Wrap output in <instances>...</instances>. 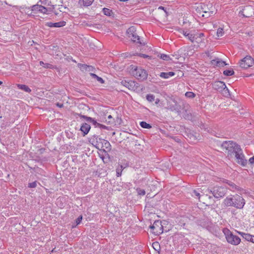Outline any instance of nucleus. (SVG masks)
Listing matches in <instances>:
<instances>
[{
  "mask_svg": "<svg viewBox=\"0 0 254 254\" xmlns=\"http://www.w3.org/2000/svg\"><path fill=\"white\" fill-rule=\"evenodd\" d=\"M195 34H197V40H199L198 39H201L202 37L204 36V34L203 33H195Z\"/></svg>",
  "mask_w": 254,
  "mask_h": 254,
  "instance_id": "obj_49",
  "label": "nucleus"
},
{
  "mask_svg": "<svg viewBox=\"0 0 254 254\" xmlns=\"http://www.w3.org/2000/svg\"><path fill=\"white\" fill-rule=\"evenodd\" d=\"M103 147H104L107 150H110L111 149V145L108 141L104 139V140L103 141L102 144H101L100 148Z\"/></svg>",
  "mask_w": 254,
  "mask_h": 254,
  "instance_id": "obj_27",
  "label": "nucleus"
},
{
  "mask_svg": "<svg viewBox=\"0 0 254 254\" xmlns=\"http://www.w3.org/2000/svg\"><path fill=\"white\" fill-rule=\"evenodd\" d=\"M17 87L18 89L24 91L27 93H30L31 89L27 86L25 84H17Z\"/></svg>",
  "mask_w": 254,
  "mask_h": 254,
  "instance_id": "obj_24",
  "label": "nucleus"
},
{
  "mask_svg": "<svg viewBox=\"0 0 254 254\" xmlns=\"http://www.w3.org/2000/svg\"><path fill=\"white\" fill-rule=\"evenodd\" d=\"M126 33L127 36L129 38L131 41L135 43L138 47L141 48L146 45V42L141 39L136 33V30L135 26H132L129 27Z\"/></svg>",
  "mask_w": 254,
  "mask_h": 254,
  "instance_id": "obj_2",
  "label": "nucleus"
},
{
  "mask_svg": "<svg viewBox=\"0 0 254 254\" xmlns=\"http://www.w3.org/2000/svg\"><path fill=\"white\" fill-rule=\"evenodd\" d=\"M154 101H155V103L156 104H158V103H159V102H160V100H159V99H158V98H157V99H155V100H154Z\"/></svg>",
  "mask_w": 254,
  "mask_h": 254,
  "instance_id": "obj_63",
  "label": "nucleus"
},
{
  "mask_svg": "<svg viewBox=\"0 0 254 254\" xmlns=\"http://www.w3.org/2000/svg\"><path fill=\"white\" fill-rule=\"evenodd\" d=\"M182 34L186 37H188L189 35L190 34V33H189L187 32V31H185L184 30L182 32Z\"/></svg>",
  "mask_w": 254,
  "mask_h": 254,
  "instance_id": "obj_59",
  "label": "nucleus"
},
{
  "mask_svg": "<svg viewBox=\"0 0 254 254\" xmlns=\"http://www.w3.org/2000/svg\"><path fill=\"white\" fill-rule=\"evenodd\" d=\"M223 233L225 235L227 241L229 244L237 246L241 242V239L237 236L233 234L228 229L224 228L223 230Z\"/></svg>",
  "mask_w": 254,
  "mask_h": 254,
  "instance_id": "obj_5",
  "label": "nucleus"
},
{
  "mask_svg": "<svg viewBox=\"0 0 254 254\" xmlns=\"http://www.w3.org/2000/svg\"><path fill=\"white\" fill-rule=\"evenodd\" d=\"M249 163L251 164H254V156L249 159Z\"/></svg>",
  "mask_w": 254,
  "mask_h": 254,
  "instance_id": "obj_54",
  "label": "nucleus"
},
{
  "mask_svg": "<svg viewBox=\"0 0 254 254\" xmlns=\"http://www.w3.org/2000/svg\"><path fill=\"white\" fill-rule=\"evenodd\" d=\"M131 70L132 75L139 81H143L147 79L148 73L141 67L132 65Z\"/></svg>",
  "mask_w": 254,
  "mask_h": 254,
  "instance_id": "obj_4",
  "label": "nucleus"
},
{
  "mask_svg": "<svg viewBox=\"0 0 254 254\" xmlns=\"http://www.w3.org/2000/svg\"><path fill=\"white\" fill-rule=\"evenodd\" d=\"M99 126H98V127L99 128H101V129H107L108 127H106V126L105 125H102L101 124L99 123Z\"/></svg>",
  "mask_w": 254,
  "mask_h": 254,
  "instance_id": "obj_53",
  "label": "nucleus"
},
{
  "mask_svg": "<svg viewBox=\"0 0 254 254\" xmlns=\"http://www.w3.org/2000/svg\"><path fill=\"white\" fill-rule=\"evenodd\" d=\"M88 65L87 64H80L79 65V67L80 68V69L82 70H86V67H85V66H87Z\"/></svg>",
  "mask_w": 254,
  "mask_h": 254,
  "instance_id": "obj_51",
  "label": "nucleus"
},
{
  "mask_svg": "<svg viewBox=\"0 0 254 254\" xmlns=\"http://www.w3.org/2000/svg\"><path fill=\"white\" fill-rule=\"evenodd\" d=\"M221 60H220L219 59H216L215 60H212L211 61V64L213 66H216L219 67H222V64H221Z\"/></svg>",
  "mask_w": 254,
  "mask_h": 254,
  "instance_id": "obj_29",
  "label": "nucleus"
},
{
  "mask_svg": "<svg viewBox=\"0 0 254 254\" xmlns=\"http://www.w3.org/2000/svg\"><path fill=\"white\" fill-rule=\"evenodd\" d=\"M224 182L228 184L230 187H231L233 190H242V189L240 187L237 186L236 184H235L234 183L230 181L225 180L224 181Z\"/></svg>",
  "mask_w": 254,
  "mask_h": 254,
  "instance_id": "obj_22",
  "label": "nucleus"
},
{
  "mask_svg": "<svg viewBox=\"0 0 254 254\" xmlns=\"http://www.w3.org/2000/svg\"><path fill=\"white\" fill-rule=\"evenodd\" d=\"M150 228L156 235H159L163 232V226L160 220H155L153 225L150 226Z\"/></svg>",
  "mask_w": 254,
  "mask_h": 254,
  "instance_id": "obj_8",
  "label": "nucleus"
},
{
  "mask_svg": "<svg viewBox=\"0 0 254 254\" xmlns=\"http://www.w3.org/2000/svg\"><path fill=\"white\" fill-rule=\"evenodd\" d=\"M237 162L242 166H246L247 164V160L245 158V155L243 150L241 149L240 151H238L234 155Z\"/></svg>",
  "mask_w": 254,
  "mask_h": 254,
  "instance_id": "obj_11",
  "label": "nucleus"
},
{
  "mask_svg": "<svg viewBox=\"0 0 254 254\" xmlns=\"http://www.w3.org/2000/svg\"><path fill=\"white\" fill-rule=\"evenodd\" d=\"M90 123H92L93 125L95 126V127H98V126H99V123H98L97 121L93 118L92 122Z\"/></svg>",
  "mask_w": 254,
  "mask_h": 254,
  "instance_id": "obj_48",
  "label": "nucleus"
},
{
  "mask_svg": "<svg viewBox=\"0 0 254 254\" xmlns=\"http://www.w3.org/2000/svg\"><path fill=\"white\" fill-rule=\"evenodd\" d=\"M197 36V34H195V33H190L188 37V38L189 39V40H190L192 43H193L195 41L197 43H200L202 41V40H197V37L196 36Z\"/></svg>",
  "mask_w": 254,
  "mask_h": 254,
  "instance_id": "obj_23",
  "label": "nucleus"
},
{
  "mask_svg": "<svg viewBox=\"0 0 254 254\" xmlns=\"http://www.w3.org/2000/svg\"><path fill=\"white\" fill-rule=\"evenodd\" d=\"M238 233L243 237V239H245L247 241L251 242L253 235L249 233H246L242 232H239Z\"/></svg>",
  "mask_w": 254,
  "mask_h": 254,
  "instance_id": "obj_26",
  "label": "nucleus"
},
{
  "mask_svg": "<svg viewBox=\"0 0 254 254\" xmlns=\"http://www.w3.org/2000/svg\"><path fill=\"white\" fill-rule=\"evenodd\" d=\"M66 24V22L64 21H60V22H55V23H53V22H47L46 23V26H48L49 27H57V28H60V27H62L64 26H65Z\"/></svg>",
  "mask_w": 254,
  "mask_h": 254,
  "instance_id": "obj_17",
  "label": "nucleus"
},
{
  "mask_svg": "<svg viewBox=\"0 0 254 254\" xmlns=\"http://www.w3.org/2000/svg\"><path fill=\"white\" fill-rule=\"evenodd\" d=\"M59 49V47L57 46H52V50L53 51H55V54L57 53L56 51Z\"/></svg>",
  "mask_w": 254,
  "mask_h": 254,
  "instance_id": "obj_56",
  "label": "nucleus"
},
{
  "mask_svg": "<svg viewBox=\"0 0 254 254\" xmlns=\"http://www.w3.org/2000/svg\"><path fill=\"white\" fill-rule=\"evenodd\" d=\"M227 192L226 187L216 186L212 187V196L216 198L223 197Z\"/></svg>",
  "mask_w": 254,
  "mask_h": 254,
  "instance_id": "obj_6",
  "label": "nucleus"
},
{
  "mask_svg": "<svg viewBox=\"0 0 254 254\" xmlns=\"http://www.w3.org/2000/svg\"><path fill=\"white\" fill-rule=\"evenodd\" d=\"M54 8H55V6L54 5H52V7L47 8L48 14H49L50 12H54Z\"/></svg>",
  "mask_w": 254,
  "mask_h": 254,
  "instance_id": "obj_52",
  "label": "nucleus"
},
{
  "mask_svg": "<svg viewBox=\"0 0 254 254\" xmlns=\"http://www.w3.org/2000/svg\"><path fill=\"white\" fill-rule=\"evenodd\" d=\"M242 15L245 17H250L253 15L254 13V8L252 6L248 5L244 7L242 11H241Z\"/></svg>",
  "mask_w": 254,
  "mask_h": 254,
  "instance_id": "obj_15",
  "label": "nucleus"
},
{
  "mask_svg": "<svg viewBox=\"0 0 254 254\" xmlns=\"http://www.w3.org/2000/svg\"><path fill=\"white\" fill-rule=\"evenodd\" d=\"M185 96L189 98H193L195 97V94L192 92L188 91L185 93Z\"/></svg>",
  "mask_w": 254,
  "mask_h": 254,
  "instance_id": "obj_41",
  "label": "nucleus"
},
{
  "mask_svg": "<svg viewBox=\"0 0 254 254\" xmlns=\"http://www.w3.org/2000/svg\"><path fill=\"white\" fill-rule=\"evenodd\" d=\"M136 192L138 195H144L145 194V191L144 190L141 189L139 188H137L136 189Z\"/></svg>",
  "mask_w": 254,
  "mask_h": 254,
  "instance_id": "obj_40",
  "label": "nucleus"
},
{
  "mask_svg": "<svg viewBox=\"0 0 254 254\" xmlns=\"http://www.w3.org/2000/svg\"><path fill=\"white\" fill-rule=\"evenodd\" d=\"M146 98L148 102H152L155 100V96L151 94H147Z\"/></svg>",
  "mask_w": 254,
  "mask_h": 254,
  "instance_id": "obj_39",
  "label": "nucleus"
},
{
  "mask_svg": "<svg viewBox=\"0 0 254 254\" xmlns=\"http://www.w3.org/2000/svg\"><path fill=\"white\" fill-rule=\"evenodd\" d=\"M108 119L109 121H108V123H111L112 122V120H113V118L111 115H109L108 117Z\"/></svg>",
  "mask_w": 254,
  "mask_h": 254,
  "instance_id": "obj_55",
  "label": "nucleus"
},
{
  "mask_svg": "<svg viewBox=\"0 0 254 254\" xmlns=\"http://www.w3.org/2000/svg\"><path fill=\"white\" fill-rule=\"evenodd\" d=\"M188 137H189L190 139L193 138L194 140L196 139V136L191 134L188 135Z\"/></svg>",
  "mask_w": 254,
  "mask_h": 254,
  "instance_id": "obj_57",
  "label": "nucleus"
},
{
  "mask_svg": "<svg viewBox=\"0 0 254 254\" xmlns=\"http://www.w3.org/2000/svg\"><path fill=\"white\" fill-rule=\"evenodd\" d=\"M91 128L89 125L86 123H83L80 128V130L82 132L83 136H85L87 134Z\"/></svg>",
  "mask_w": 254,
  "mask_h": 254,
  "instance_id": "obj_18",
  "label": "nucleus"
},
{
  "mask_svg": "<svg viewBox=\"0 0 254 254\" xmlns=\"http://www.w3.org/2000/svg\"><path fill=\"white\" fill-rule=\"evenodd\" d=\"M209 8H208L207 5L203 3H201L200 4V6L197 7L196 10L197 12H199V13H200L201 12L203 13L204 12L207 11V10Z\"/></svg>",
  "mask_w": 254,
  "mask_h": 254,
  "instance_id": "obj_21",
  "label": "nucleus"
},
{
  "mask_svg": "<svg viewBox=\"0 0 254 254\" xmlns=\"http://www.w3.org/2000/svg\"><path fill=\"white\" fill-rule=\"evenodd\" d=\"M142 0H130V3L133 5L138 3L140 1Z\"/></svg>",
  "mask_w": 254,
  "mask_h": 254,
  "instance_id": "obj_50",
  "label": "nucleus"
},
{
  "mask_svg": "<svg viewBox=\"0 0 254 254\" xmlns=\"http://www.w3.org/2000/svg\"><path fill=\"white\" fill-rule=\"evenodd\" d=\"M157 57L164 61H168L172 60L169 55L164 54H158Z\"/></svg>",
  "mask_w": 254,
  "mask_h": 254,
  "instance_id": "obj_33",
  "label": "nucleus"
},
{
  "mask_svg": "<svg viewBox=\"0 0 254 254\" xmlns=\"http://www.w3.org/2000/svg\"><path fill=\"white\" fill-rule=\"evenodd\" d=\"M246 203L244 198L238 194L230 195L223 201V204L227 207H234L237 209H242Z\"/></svg>",
  "mask_w": 254,
  "mask_h": 254,
  "instance_id": "obj_1",
  "label": "nucleus"
},
{
  "mask_svg": "<svg viewBox=\"0 0 254 254\" xmlns=\"http://www.w3.org/2000/svg\"><path fill=\"white\" fill-rule=\"evenodd\" d=\"M82 219V215H80L79 216H78V218H76L75 220L76 224V225L79 224L81 223Z\"/></svg>",
  "mask_w": 254,
  "mask_h": 254,
  "instance_id": "obj_47",
  "label": "nucleus"
},
{
  "mask_svg": "<svg viewBox=\"0 0 254 254\" xmlns=\"http://www.w3.org/2000/svg\"><path fill=\"white\" fill-rule=\"evenodd\" d=\"M123 169H124L125 168H126L128 166V163H125L124 164H123Z\"/></svg>",
  "mask_w": 254,
  "mask_h": 254,
  "instance_id": "obj_62",
  "label": "nucleus"
},
{
  "mask_svg": "<svg viewBox=\"0 0 254 254\" xmlns=\"http://www.w3.org/2000/svg\"><path fill=\"white\" fill-rule=\"evenodd\" d=\"M204 190H202L201 188L197 189V190H193L191 193V196L193 197H196L198 198H200V192H202Z\"/></svg>",
  "mask_w": 254,
  "mask_h": 254,
  "instance_id": "obj_25",
  "label": "nucleus"
},
{
  "mask_svg": "<svg viewBox=\"0 0 254 254\" xmlns=\"http://www.w3.org/2000/svg\"><path fill=\"white\" fill-rule=\"evenodd\" d=\"M37 187V181L30 183L28 185V187L30 188H35Z\"/></svg>",
  "mask_w": 254,
  "mask_h": 254,
  "instance_id": "obj_44",
  "label": "nucleus"
},
{
  "mask_svg": "<svg viewBox=\"0 0 254 254\" xmlns=\"http://www.w3.org/2000/svg\"><path fill=\"white\" fill-rule=\"evenodd\" d=\"M167 109L172 111L180 112L181 106L175 99H171L170 101L167 102Z\"/></svg>",
  "mask_w": 254,
  "mask_h": 254,
  "instance_id": "obj_12",
  "label": "nucleus"
},
{
  "mask_svg": "<svg viewBox=\"0 0 254 254\" xmlns=\"http://www.w3.org/2000/svg\"><path fill=\"white\" fill-rule=\"evenodd\" d=\"M204 14L202 15V17L205 18H208L213 14V11H211L209 9L207 10V11L203 12Z\"/></svg>",
  "mask_w": 254,
  "mask_h": 254,
  "instance_id": "obj_37",
  "label": "nucleus"
},
{
  "mask_svg": "<svg viewBox=\"0 0 254 254\" xmlns=\"http://www.w3.org/2000/svg\"><path fill=\"white\" fill-rule=\"evenodd\" d=\"M212 88L219 92H222L226 88V85L223 81H216L212 84Z\"/></svg>",
  "mask_w": 254,
  "mask_h": 254,
  "instance_id": "obj_16",
  "label": "nucleus"
},
{
  "mask_svg": "<svg viewBox=\"0 0 254 254\" xmlns=\"http://www.w3.org/2000/svg\"><path fill=\"white\" fill-rule=\"evenodd\" d=\"M104 140V139L99 137V135L95 134L89 138V141L98 149L101 147Z\"/></svg>",
  "mask_w": 254,
  "mask_h": 254,
  "instance_id": "obj_10",
  "label": "nucleus"
},
{
  "mask_svg": "<svg viewBox=\"0 0 254 254\" xmlns=\"http://www.w3.org/2000/svg\"><path fill=\"white\" fill-rule=\"evenodd\" d=\"M123 170V165L122 164H118L116 168V176L119 177L121 176Z\"/></svg>",
  "mask_w": 254,
  "mask_h": 254,
  "instance_id": "obj_28",
  "label": "nucleus"
},
{
  "mask_svg": "<svg viewBox=\"0 0 254 254\" xmlns=\"http://www.w3.org/2000/svg\"><path fill=\"white\" fill-rule=\"evenodd\" d=\"M77 115L81 118V119H84L87 122L91 123L92 122L93 118L86 116L85 115H81V114H77Z\"/></svg>",
  "mask_w": 254,
  "mask_h": 254,
  "instance_id": "obj_35",
  "label": "nucleus"
},
{
  "mask_svg": "<svg viewBox=\"0 0 254 254\" xmlns=\"http://www.w3.org/2000/svg\"><path fill=\"white\" fill-rule=\"evenodd\" d=\"M221 63L222 64V67H223V66L227 65V64H226L225 62H224V61H223L222 60H221Z\"/></svg>",
  "mask_w": 254,
  "mask_h": 254,
  "instance_id": "obj_60",
  "label": "nucleus"
},
{
  "mask_svg": "<svg viewBox=\"0 0 254 254\" xmlns=\"http://www.w3.org/2000/svg\"><path fill=\"white\" fill-rule=\"evenodd\" d=\"M240 66L244 69H247L254 64V59L250 56H246L239 62Z\"/></svg>",
  "mask_w": 254,
  "mask_h": 254,
  "instance_id": "obj_7",
  "label": "nucleus"
},
{
  "mask_svg": "<svg viewBox=\"0 0 254 254\" xmlns=\"http://www.w3.org/2000/svg\"><path fill=\"white\" fill-rule=\"evenodd\" d=\"M121 84L129 90L133 91L139 90V84L133 80H123Z\"/></svg>",
  "mask_w": 254,
  "mask_h": 254,
  "instance_id": "obj_9",
  "label": "nucleus"
},
{
  "mask_svg": "<svg viewBox=\"0 0 254 254\" xmlns=\"http://www.w3.org/2000/svg\"><path fill=\"white\" fill-rule=\"evenodd\" d=\"M251 242L254 244V235L252 236V238L251 239Z\"/></svg>",
  "mask_w": 254,
  "mask_h": 254,
  "instance_id": "obj_64",
  "label": "nucleus"
},
{
  "mask_svg": "<svg viewBox=\"0 0 254 254\" xmlns=\"http://www.w3.org/2000/svg\"><path fill=\"white\" fill-rule=\"evenodd\" d=\"M40 65L41 66H43V67L46 68H50V69H54V68H55L54 65H52V64H50L45 63L43 61H40Z\"/></svg>",
  "mask_w": 254,
  "mask_h": 254,
  "instance_id": "obj_31",
  "label": "nucleus"
},
{
  "mask_svg": "<svg viewBox=\"0 0 254 254\" xmlns=\"http://www.w3.org/2000/svg\"><path fill=\"white\" fill-rule=\"evenodd\" d=\"M175 75V73L173 71H170L168 72H162L159 75V76L164 79H168L170 76H173Z\"/></svg>",
  "mask_w": 254,
  "mask_h": 254,
  "instance_id": "obj_20",
  "label": "nucleus"
},
{
  "mask_svg": "<svg viewBox=\"0 0 254 254\" xmlns=\"http://www.w3.org/2000/svg\"><path fill=\"white\" fill-rule=\"evenodd\" d=\"M48 0H40V2L44 5H47Z\"/></svg>",
  "mask_w": 254,
  "mask_h": 254,
  "instance_id": "obj_58",
  "label": "nucleus"
},
{
  "mask_svg": "<svg viewBox=\"0 0 254 254\" xmlns=\"http://www.w3.org/2000/svg\"><path fill=\"white\" fill-rule=\"evenodd\" d=\"M25 8L28 10H30L31 11H38L43 14H48L47 8L44 6L39 5L38 4L33 5L30 7H26Z\"/></svg>",
  "mask_w": 254,
  "mask_h": 254,
  "instance_id": "obj_14",
  "label": "nucleus"
},
{
  "mask_svg": "<svg viewBox=\"0 0 254 254\" xmlns=\"http://www.w3.org/2000/svg\"><path fill=\"white\" fill-rule=\"evenodd\" d=\"M196 223L198 225L200 226L203 228H205L209 230L211 228L212 222L208 218H201L197 220Z\"/></svg>",
  "mask_w": 254,
  "mask_h": 254,
  "instance_id": "obj_13",
  "label": "nucleus"
},
{
  "mask_svg": "<svg viewBox=\"0 0 254 254\" xmlns=\"http://www.w3.org/2000/svg\"><path fill=\"white\" fill-rule=\"evenodd\" d=\"M234 71L233 69L225 70L223 71V74L225 76H231L234 75Z\"/></svg>",
  "mask_w": 254,
  "mask_h": 254,
  "instance_id": "obj_38",
  "label": "nucleus"
},
{
  "mask_svg": "<svg viewBox=\"0 0 254 254\" xmlns=\"http://www.w3.org/2000/svg\"><path fill=\"white\" fill-rule=\"evenodd\" d=\"M139 125L140 127L143 128L150 129L152 128V126L150 124H148L144 121L140 122Z\"/></svg>",
  "mask_w": 254,
  "mask_h": 254,
  "instance_id": "obj_34",
  "label": "nucleus"
},
{
  "mask_svg": "<svg viewBox=\"0 0 254 254\" xmlns=\"http://www.w3.org/2000/svg\"><path fill=\"white\" fill-rule=\"evenodd\" d=\"M222 92H223V94L225 95L226 97H228L230 95L229 90L226 86V88H225V89H224Z\"/></svg>",
  "mask_w": 254,
  "mask_h": 254,
  "instance_id": "obj_45",
  "label": "nucleus"
},
{
  "mask_svg": "<svg viewBox=\"0 0 254 254\" xmlns=\"http://www.w3.org/2000/svg\"><path fill=\"white\" fill-rule=\"evenodd\" d=\"M85 67H86V71H93L95 70V68L91 65H87V66H85Z\"/></svg>",
  "mask_w": 254,
  "mask_h": 254,
  "instance_id": "obj_46",
  "label": "nucleus"
},
{
  "mask_svg": "<svg viewBox=\"0 0 254 254\" xmlns=\"http://www.w3.org/2000/svg\"><path fill=\"white\" fill-rule=\"evenodd\" d=\"M136 55L140 57H141V58H147L149 60H151L152 59V57L151 56H150L149 55H146V54H141V53H139V54H137L136 53Z\"/></svg>",
  "mask_w": 254,
  "mask_h": 254,
  "instance_id": "obj_42",
  "label": "nucleus"
},
{
  "mask_svg": "<svg viewBox=\"0 0 254 254\" xmlns=\"http://www.w3.org/2000/svg\"><path fill=\"white\" fill-rule=\"evenodd\" d=\"M94 0H79L78 4L80 6H88L92 4Z\"/></svg>",
  "mask_w": 254,
  "mask_h": 254,
  "instance_id": "obj_19",
  "label": "nucleus"
},
{
  "mask_svg": "<svg viewBox=\"0 0 254 254\" xmlns=\"http://www.w3.org/2000/svg\"><path fill=\"white\" fill-rule=\"evenodd\" d=\"M202 193V195H205L207 196H208L209 193H211L212 194V187H208L205 190H203Z\"/></svg>",
  "mask_w": 254,
  "mask_h": 254,
  "instance_id": "obj_36",
  "label": "nucleus"
},
{
  "mask_svg": "<svg viewBox=\"0 0 254 254\" xmlns=\"http://www.w3.org/2000/svg\"><path fill=\"white\" fill-rule=\"evenodd\" d=\"M102 11L104 15L108 16H111L113 14V12L112 10L104 7L102 9Z\"/></svg>",
  "mask_w": 254,
  "mask_h": 254,
  "instance_id": "obj_32",
  "label": "nucleus"
},
{
  "mask_svg": "<svg viewBox=\"0 0 254 254\" xmlns=\"http://www.w3.org/2000/svg\"><path fill=\"white\" fill-rule=\"evenodd\" d=\"M56 105L60 108H62L64 106L63 104H61L60 103H57Z\"/></svg>",
  "mask_w": 254,
  "mask_h": 254,
  "instance_id": "obj_61",
  "label": "nucleus"
},
{
  "mask_svg": "<svg viewBox=\"0 0 254 254\" xmlns=\"http://www.w3.org/2000/svg\"><path fill=\"white\" fill-rule=\"evenodd\" d=\"M224 34V30H223V29L222 28H219L218 29H217V36L219 37H221Z\"/></svg>",
  "mask_w": 254,
  "mask_h": 254,
  "instance_id": "obj_43",
  "label": "nucleus"
},
{
  "mask_svg": "<svg viewBox=\"0 0 254 254\" xmlns=\"http://www.w3.org/2000/svg\"><path fill=\"white\" fill-rule=\"evenodd\" d=\"M90 75L92 78L96 79L100 83L103 84L105 83V80L102 78L98 76L96 74L93 73H90Z\"/></svg>",
  "mask_w": 254,
  "mask_h": 254,
  "instance_id": "obj_30",
  "label": "nucleus"
},
{
  "mask_svg": "<svg viewBox=\"0 0 254 254\" xmlns=\"http://www.w3.org/2000/svg\"><path fill=\"white\" fill-rule=\"evenodd\" d=\"M221 146L227 150L228 156L230 157L233 156L242 149L240 145L232 140L223 141Z\"/></svg>",
  "mask_w": 254,
  "mask_h": 254,
  "instance_id": "obj_3",
  "label": "nucleus"
}]
</instances>
